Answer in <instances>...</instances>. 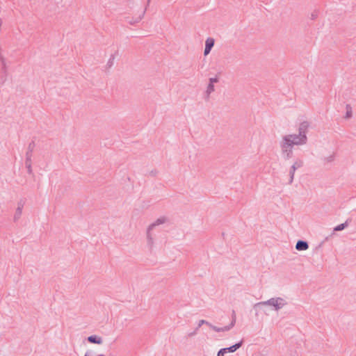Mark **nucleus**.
I'll return each instance as SVG.
<instances>
[{
    "label": "nucleus",
    "mask_w": 356,
    "mask_h": 356,
    "mask_svg": "<svg viewBox=\"0 0 356 356\" xmlns=\"http://www.w3.org/2000/svg\"><path fill=\"white\" fill-rule=\"evenodd\" d=\"M305 135H288L283 138L282 142V149L284 152L291 151L293 145H298L305 143Z\"/></svg>",
    "instance_id": "f257e3e1"
},
{
    "label": "nucleus",
    "mask_w": 356,
    "mask_h": 356,
    "mask_svg": "<svg viewBox=\"0 0 356 356\" xmlns=\"http://www.w3.org/2000/svg\"><path fill=\"white\" fill-rule=\"evenodd\" d=\"M267 304L274 306L275 307V309H277L281 308L284 305V302L282 299L277 298V299H271L269 301H268L267 302L259 303L257 305H267Z\"/></svg>",
    "instance_id": "f03ea898"
},
{
    "label": "nucleus",
    "mask_w": 356,
    "mask_h": 356,
    "mask_svg": "<svg viewBox=\"0 0 356 356\" xmlns=\"http://www.w3.org/2000/svg\"><path fill=\"white\" fill-rule=\"evenodd\" d=\"M209 90L210 91H213V83H211L210 82V84L209 85Z\"/></svg>",
    "instance_id": "9b49d317"
},
{
    "label": "nucleus",
    "mask_w": 356,
    "mask_h": 356,
    "mask_svg": "<svg viewBox=\"0 0 356 356\" xmlns=\"http://www.w3.org/2000/svg\"><path fill=\"white\" fill-rule=\"evenodd\" d=\"M351 116V110L350 109H348L347 111V113H346V117L347 118H350Z\"/></svg>",
    "instance_id": "f8f14e48"
},
{
    "label": "nucleus",
    "mask_w": 356,
    "mask_h": 356,
    "mask_svg": "<svg viewBox=\"0 0 356 356\" xmlns=\"http://www.w3.org/2000/svg\"><path fill=\"white\" fill-rule=\"evenodd\" d=\"M229 329V327L227 328V329H216L217 331H225V330H227Z\"/></svg>",
    "instance_id": "4468645a"
},
{
    "label": "nucleus",
    "mask_w": 356,
    "mask_h": 356,
    "mask_svg": "<svg viewBox=\"0 0 356 356\" xmlns=\"http://www.w3.org/2000/svg\"><path fill=\"white\" fill-rule=\"evenodd\" d=\"M210 82L211 83L218 82V79L217 78H211Z\"/></svg>",
    "instance_id": "ddd939ff"
},
{
    "label": "nucleus",
    "mask_w": 356,
    "mask_h": 356,
    "mask_svg": "<svg viewBox=\"0 0 356 356\" xmlns=\"http://www.w3.org/2000/svg\"><path fill=\"white\" fill-rule=\"evenodd\" d=\"M308 127H309V123L307 121L300 122V123L298 124V131H299L298 135H305Z\"/></svg>",
    "instance_id": "20e7f679"
},
{
    "label": "nucleus",
    "mask_w": 356,
    "mask_h": 356,
    "mask_svg": "<svg viewBox=\"0 0 356 356\" xmlns=\"http://www.w3.org/2000/svg\"><path fill=\"white\" fill-rule=\"evenodd\" d=\"M225 353V350L220 349V351L218 353V356H224Z\"/></svg>",
    "instance_id": "1a4fd4ad"
},
{
    "label": "nucleus",
    "mask_w": 356,
    "mask_h": 356,
    "mask_svg": "<svg viewBox=\"0 0 356 356\" xmlns=\"http://www.w3.org/2000/svg\"><path fill=\"white\" fill-rule=\"evenodd\" d=\"M346 227V223H343V224L339 225H337V227H334V231L343 230Z\"/></svg>",
    "instance_id": "6e6552de"
},
{
    "label": "nucleus",
    "mask_w": 356,
    "mask_h": 356,
    "mask_svg": "<svg viewBox=\"0 0 356 356\" xmlns=\"http://www.w3.org/2000/svg\"><path fill=\"white\" fill-rule=\"evenodd\" d=\"M296 248L299 251L306 250L307 249H308V244L305 241H299L296 243Z\"/></svg>",
    "instance_id": "423d86ee"
},
{
    "label": "nucleus",
    "mask_w": 356,
    "mask_h": 356,
    "mask_svg": "<svg viewBox=\"0 0 356 356\" xmlns=\"http://www.w3.org/2000/svg\"><path fill=\"white\" fill-rule=\"evenodd\" d=\"M88 341L92 343L102 344L103 339L101 337L97 335H92L88 337Z\"/></svg>",
    "instance_id": "39448f33"
},
{
    "label": "nucleus",
    "mask_w": 356,
    "mask_h": 356,
    "mask_svg": "<svg viewBox=\"0 0 356 356\" xmlns=\"http://www.w3.org/2000/svg\"><path fill=\"white\" fill-rule=\"evenodd\" d=\"M84 356H104L103 355H92V353L88 351L86 353V355Z\"/></svg>",
    "instance_id": "9d476101"
},
{
    "label": "nucleus",
    "mask_w": 356,
    "mask_h": 356,
    "mask_svg": "<svg viewBox=\"0 0 356 356\" xmlns=\"http://www.w3.org/2000/svg\"><path fill=\"white\" fill-rule=\"evenodd\" d=\"M234 322H235V318L233 320L232 323V325H231V327H232L234 324Z\"/></svg>",
    "instance_id": "2eb2a0df"
},
{
    "label": "nucleus",
    "mask_w": 356,
    "mask_h": 356,
    "mask_svg": "<svg viewBox=\"0 0 356 356\" xmlns=\"http://www.w3.org/2000/svg\"><path fill=\"white\" fill-rule=\"evenodd\" d=\"M241 344H242V342H240V343L234 344V346H232L229 348H222V350H225V353H228V352L234 353L241 346Z\"/></svg>",
    "instance_id": "0eeeda50"
},
{
    "label": "nucleus",
    "mask_w": 356,
    "mask_h": 356,
    "mask_svg": "<svg viewBox=\"0 0 356 356\" xmlns=\"http://www.w3.org/2000/svg\"><path fill=\"white\" fill-rule=\"evenodd\" d=\"M213 45H214V39L211 38H207L205 42V49H204V54L205 56L208 55L210 53L211 49H212Z\"/></svg>",
    "instance_id": "7ed1b4c3"
}]
</instances>
